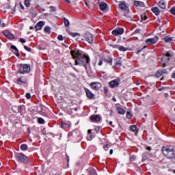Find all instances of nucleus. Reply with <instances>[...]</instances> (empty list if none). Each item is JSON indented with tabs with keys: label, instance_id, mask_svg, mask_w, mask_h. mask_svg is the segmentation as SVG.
I'll return each mask as SVG.
<instances>
[{
	"label": "nucleus",
	"instance_id": "603ef678",
	"mask_svg": "<svg viewBox=\"0 0 175 175\" xmlns=\"http://www.w3.org/2000/svg\"><path fill=\"white\" fill-rule=\"evenodd\" d=\"M171 13L172 14H174V16H175V8L171 9Z\"/></svg>",
	"mask_w": 175,
	"mask_h": 175
},
{
	"label": "nucleus",
	"instance_id": "8fccbe9b",
	"mask_svg": "<svg viewBox=\"0 0 175 175\" xmlns=\"http://www.w3.org/2000/svg\"><path fill=\"white\" fill-rule=\"evenodd\" d=\"M103 64V59L99 60L98 66H102Z\"/></svg>",
	"mask_w": 175,
	"mask_h": 175
},
{
	"label": "nucleus",
	"instance_id": "f704fd0d",
	"mask_svg": "<svg viewBox=\"0 0 175 175\" xmlns=\"http://www.w3.org/2000/svg\"><path fill=\"white\" fill-rule=\"evenodd\" d=\"M89 174L95 175L96 174V171L95 170V169L90 170Z\"/></svg>",
	"mask_w": 175,
	"mask_h": 175
},
{
	"label": "nucleus",
	"instance_id": "1a4fd4ad",
	"mask_svg": "<svg viewBox=\"0 0 175 175\" xmlns=\"http://www.w3.org/2000/svg\"><path fill=\"white\" fill-rule=\"evenodd\" d=\"M90 87L92 88V90H99V88L102 87V84L98 82H92L90 83Z\"/></svg>",
	"mask_w": 175,
	"mask_h": 175
},
{
	"label": "nucleus",
	"instance_id": "473e14b6",
	"mask_svg": "<svg viewBox=\"0 0 175 175\" xmlns=\"http://www.w3.org/2000/svg\"><path fill=\"white\" fill-rule=\"evenodd\" d=\"M130 129L131 131H132V132H136L137 127L136 126V125H132L130 126Z\"/></svg>",
	"mask_w": 175,
	"mask_h": 175
},
{
	"label": "nucleus",
	"instance_id": "7ed1b4c3",
	"mask_svg": "<svg viewBox=\"0 0 175 175\" xmlns=\"http://www.w3.org/2000/svg\"><path fill=\"white\" fill-rule=\"evenodd\" d=\"M15 158L18 162H23V163H28V162H29V158L23 153H16Z\"/></svg>",
	"mask_w": 175,
	"mask_h": 175
},
{
	"label": "nucleus",
	"instance_id": "4c0bfd02",
	"mask_svg": "<svg viewBox=\"0 0 175 175\" xmlns=\"http://www.w3.org/2000/svg\"><path fill=\"white\" fill-rule=\"evenodd\" d=\"M23 109H24V105H21L18 107V113H21L23 111Z\"/></svg>",
	"mask_w": 175,
	"mask_h": 175
},
{
	"label": "nucleus",
	"instance_id": "0e129e2a",
	"mask_svg": "<svg viewBox=\"0 0 175 175\" xmlns=\"http://www.w3.org/2000/svg\"><path fill=\"white\" fill-rule=\"evenodd\" d=\"M84 2L85 3L86 6H88V3L87 2V0H84Z\"/></svg>",
	"mask_w": 175,
	"mask_h": 175
},
{
	"label": "nucleus",
	"instance_id": "cd10ccee",
	"mask_svg": "<svg viewBox=\"0 0 175 175\" xmlns=\"http://www.w3.org/2000/svg\"><path fill=\"white\" fill-rule=\"evenodd\" d=\"M21 150L22 151H27V150H28V146H27V144H23L21 146Z\"/></svg>",
	"mask_w": 175,
	"mask_h": 175
},
{
	"label": "nucleus",
	"instance_id": "de8ad7c7",
	"mask_svg": "<svg viewBox=\"0 0 175 175\" xmlns=\"http://www.w3.org/2000/svg\"><path fill=\"white\" fill-rule=\"evenodd\" d=\"M24 49L27 50V51H31V48L28 47L27 46H25Z\"/></svg>",
	"mask_w": 175,
	"mask_h": 175
},
{
	"label": "nucleus",
	"instance_id": "6e6552de",
	"mask_svg": "<svg viewBox=\"0 0 175 175\" xmlns=\"http://www.w3.org/2000/svg\"><path fill=\"white\" fill-rule=\"evenodd\" d=\"M159 38L158 36H154L152 38H148L146 40V44H155V43H157V42H158Z\"/></svg>",
	"mask_w": 175,
	"mask_h": 175
},
{
	"label": "nucleus",
	"instance_id": "864d4df0",
	"mask_svg": "<svg viewBox=\"0 0 175 175\" xmlns=\"http://www.w3.org/2000/svg\"><path fill=\"white\" fill-rule=\"evenodd\" d=\"M160 71L161 72V75H163V74L166 73V72H167L166 69H163V70H161Z\"/></svg>",
	"mask_w": 175,
	"mask_h": 175
},
{
	"label": "nucleus",
	"instance_id": "393cba45",
	"mask_svg": "<svg viewBox=\"0 0 175 175\" xmlns=\"http://www.w3.org/2000/svg\"><path fill=\"white\" fill-rule=\"evenodd\" d=\"M159 5L161 9H166V4H165V1L161 0L159 2Z\"/></svg>",
	"mask_w": 175,
	"mask_h": 175
},
{
	"label": "nucleus",
	"instance_id": "a211bd4d",
	"mask_svg": "<svg viewBox=\"0 0 175 175\" xmlns=\"http://www.w3.org/2000/svg\"><path fill=\"white\" fill-rule=\"evenodd\" d=\"M152 12L154 14H156V16L159 15V13H161V11L159 10V8L158 7H154L152 8Z\"/></svg>",
	"mask_w": 175,
	"mask_h": 175
},
{
	"label": "nucleus",
	"instance_id": "13d9d810",
	"mask_svg": "<svg viewBox=\"0 0 175 175\" xmlns=\"http://www.w3.org/2000/svg\"><path fill=\"white\" fill-rule=\"evenodd\" d=\"M172 79H175V72H174L171 76Z\"/></svg>",
	"mask_w": 175,
	"mask_h": 175
},
{
	"label": "nucleus",
	"instance_id": "680f3d73",
	"mask_svg": "<svg viewBox=\"0 0 175 175\" xmlns=\"http://www.w3.org/2000/svg\"><path fill=\"white\" fill-rule=\"evenodd\" d=\"M40 10L41 12H43L45 10L44 8H40Z\"/></svg>",
	"mask_w": 175,
	"mask_h": 175
},
{
	"label": "nucleus",
	"instance_id": "f03ea898",
	"mask_svg": "<svg viewBox=\"0 0 175 175\" xmlns=\"http://www.w3.org/2000/svg\"><path fill=\"white\" fill-rule=\"evenodd\" d=\"M162 152L168 159H173L175 157L174 149L172 147H163Z\"/></svg>",
	"mask_w": 175,
	"mask_h": 175
},
{
	"label": "nucleus",
	"instance_id": "7c9ffc66",
	"mask_svg": "<svg viewBox=\"0 0 175 175\" xmlns=\"http://www.w3.org/2000/svg\"><path fill=\"white\" fill-rule=\"evenodd\" d=\"M118 50L120 51H128V48L124 47V46H120Z\"/></svg>",
	"mask_w": 175,
	"mask_h": 175
},
{
	"label": "nucleus",
	"instance_id": "aec40b11",
	"mask_svg": "<svg viewBox=\"0 0 175 175\" xmlns=\"http://www.w3.org/2000/svg\"><path fill=\"white\" fill-rule=\"evenodd\" d=\"M29 12H30V14L31 15V16L36 17V16H37L36 10H34L33 8H30Z\"/></svg>",
	"mask_w": 175,
	"mask_h": 175
},
{
	"label": "nucleus",
	"instance_id": "37998d69",
	"mask_svg": "<svg viewBox=\"0 0 175 175\" xmlns=\"http://www.w3.org/2000/svg\"><path fill=\"white\" fill-rule=\"evenodd\" d=\"M161 76H162V73L161 72L160 70H159L156 74V77H161Z\"/></svg>",
	"mask_w": 175,
	"mask_h": 175
},
{
	"label": "nucleus",
	"instance_id": "4468645a",
	"mask_svg": "<svg viewBox=\"0 0 175 175\" xmlns=\"http://www.w3.org/2000/svg\"><path fill=\"white\" fill-rule=\"evenodd\" d=\"M90 120L93 122H98V121H100V117H99L98 115H94L90 117Z\"/></svg>",
	"mask_w": 175,
	"mask_h": 175
},
{
	"label": "nucleus",
	"instance_id": "f257e3e1",
	"mask_svg": "<svg viewBox=\"0 0 175 175\" xmlns=\"http://www.w3.org/2000/svg\"><path fill=\"white\" fill-rule=\"evenodd\" d=\"M71 55L75 59V65H83L87 69V65L90 64V57L81 53V51H71Z\"/></svg>",
	"mask_w": 175,
	"mask_h": 175
},
{
	"label": "nucleus",
	"instance_id": "e433bc0d",
	"mask_svg": "<svg viewBox=\"0 0 175 175\" xmlns=\"http://www.w3.org/2000/svg\"><path fill=\"white\" fill-rule=\"evenodd\" d=\"M31 0H25V5L27 8H29Z\"/></svg>",
	"mask_w": 175,
	"mask_h": 175
},
{
	"label": "nucleus",
	"instance_id": "9b49d317",
	"mask_svg": "<svg viewBox=\"0 0 175 175\" xmlns=\"http://www.w3.org/2000/svg\"><path fill=\"white\" fill-rule=\"evenodd\" d=\"M3 35L8 38V39H14V34H12V33H10L9 31L8 30H5L3 32Z\"/></svg>",
	"mask_w": 175,
	"mask_h": 175
},
{
	"label": "nucleus",
	"instance_id": "5701e85b",
	"mask_svg": "<svg viewBox=\"0 0 175 175\" xmlns=\"http://www.w3.org/2000/svg\"><path fill=\"white\" fill-rule=\"evenodd\" d=\"M120 9H122V10H128V7L126 6V4L122 3L119 5Z\"/></svg>",
	"mask_w": 175,
	"mask_h": 175
},
{
	"label": "nucleus",
	"instance_id": "39448f33",
	"mask_svg": "<svg viewBox=\"0 0 175 175\" xmlns=\"http://www.w3.org/2000/svg\"><path fill=\"white\" fill-rule=\"evenodd\" d=\"M81 40H85L88 43H90V44H92V43H94V36L91 33L87 32L83 34V38H82Z\"/></svg>",
	"mask_w": 175,
	"mask_h": 175
},
{
	"label": "nucleus",
	"instance_id": "09e8293b",
	"mask_svg": "<svg viewBox=\"0 0 175 175\" xmlns=\"http://www.w3.org/2000/svg\"><path fill=\"white\" fill-rule=\"evenodd\" d=\"M26 98H27V99H31V94L27 93V94H26Z\"/></svg>",
	"mask_w": 175,
	"mask_h": 175
},
{
	"label": "nucleus",
	"instance_id": "20e7f679",
	"mask_svg": "<svg viewBox=\"0 0 175 175\" xmlns=\"http://www.w3.org/2000/svg\"><path fill=\"white\" fill-rule=\"evenodd\" d=\"M19 70L18 71V73H20L21 75H25V73H29V71L31 70V66L28 64H19Z\"/></svg>",
	"mask_w": 175,
	"mask_h": 175
},
{
	"label": "nucleus",
	"instance_id": "a19ab883",
	"mask_svg": "<svg viewBox=\"0 0 175 175\" xmlns=\"http://www.w3.org/2000/svg\"><path fill=\"white\" fill-rule=\"evenodd\" d=\"M126 118L129 119L132 118V113H131V112H127L126 113Z\"/></svg>",
	"mask_w": 175,
	"mask_h": 175
},
{
	"label": "nucleus",
	"instance_id": "49530a36",
	"mask_svg": "<svg viewBox=\"0 0 175 175\" xmlns=\"http://www.w3.org/2000/svg\"><path fill=\"white\" fill-rule=\"evenodd\" d=\"M50 9H51L52 12H56L57 11V9L54 6H51Z\"/></svg>",
	"mask_w": 175,
	"mask_h": 175
},
{
	"label": "nucleus",
	"instance_id": "dca6fc26",
	"mask_svg": "<svg viewBox=\"0 0 175 175\" xmlns=\"http://www.w3.org/2000/svg\"><path fill=\"white\" fill-rule=\"evenodd\" d=\"M18 84H25L27 83V79L24 77H21L17 79Z\"/></svg>",
	"mask_w": 175,
	"mask_h": 175
},
{
	"label": "nucleus",
	"instance_id": "bb28decb",
	"mask_svg": "<svg viewBox=\"0 0 175 175\" xmlns=\"http://www.w3.org/2000/svg\"><path fill=\"white\" fill-rule=\"evenodd\" d=\"M68 34L70 35V36H72V38H76V36H81V34L79 33H73L72 31H68Z\"/></svg>",
	"mask_w": 175,
	"mask_h": 175
},
{
	"label": "nucleus",
	"instance_id": "3c124183",
	"mask_svg": "<svg viewBox=\"0 0 175 175\" xmlns=\"http://www.w3.org/2000/svg\"><path fill=\"white\" fill-rule=\"evenodd\" d=\"M19 42H21V43H25V39H24V38H21L20 40H19Z\"/></svg>",
	"mask_w": 175,
	"mask_h": 175
},
{
	"label": "nucleus",
	"instance_id": "9d476101",
	"mask_svg": "<svg viewBox=\"0 0 175 175\" xmlns=\"http://www.w3.org/2000/svg\"><path fill=\"white\" fill-rule=\"evenodd\" d=\"M122 33H124V29L122 28H119L112 31V34H113L114 36H118V35H122Z\"/></svg>",
	"mask_w": 175,
	"mask_h": 175
},
{
	"label": "nucleus",
	"instance_id": "6e6d98bb",
	"mask_svg": "<svg viewBox=\"0 0 175 175\" xmlns=\"http://www.w3.org/2000/svg\"><path fill=\"white\" fill-rule=\"evenodd\" d=\"M112 47L113 49H118L120 46H118V45H117V44H114V45H112Z\"/></svg>",
	"mask_w": 175,
	"mask_h": 175
},
{
	"label": "nucleus",
	"instance_id": "69168bd1",
	"mask_svg": "<svg viewBox=\"0 0 175 175\" xmlns=\"http://www.w3.org/2000/svg\"><path fill=\"white\" fill-rule=\"evenodd\" d=\"M163 89H164V88H159V91H163Z\"/></svg>",
	"mask_w": 175,
	"mask_h": 175
},
{
	"label": "nucleus",
	"instance_id": "423d86ee",
	"mask_svg": "<svg viewBox=\"0 0 175 175\" xmlns=\"http://www.w3.org/2000/svg\"><path fill=\"white\" fill-rule=\"evenodd\" d=\"M169 57H171L170 53H167L164 56H163L161 61L162 62H163L162 66L163 68H165V66H166V63L165 62H167L168 61H170V58H169Z\"/></svg>",
	"mask_w": 175,
	"mask_h": 175
},
{
	"label": "nucleus",
	"instance_id": "6ab92c4d",
	"mask_svg": "<svg viewBox=\"0 0 175 175\" xmlns=\"http://www.w3.org/2000/svg\"><path fill=\"white\" fill-rule=\"evenodd\" d=\"M103 60L107 64H110V65H113V59H111V57H107L103 59Z\"/></svg>",
	"mask_w": 175,
	"mask_h": 175
},
{
	"label": "nucleus",
	"instance_id": "0eeeda50",
	"mask_svg": "<svg viewBox=\"0 0 175 175\" xmlns=\"http://www.w3.org/2000/svg\"><path fill=\"white\" fill-rule=\"evenodd\" d=\"M111 88H116L120 85V79H115L109 83Z\"/></svg>",
	"mask_w": 175,
	"mask_h": 175
},
{
	"label": "nucleus",
	"instance_id": "e2e57ef3",
	"mask_svg": "<svg viewBox=\"0 0 175 175\" xmlns=\"http://www.w3.org/2000/svg\"><path fill=\"white\" fill-rule=\"evenodd\" d=\"M109 154H110V155H111V154H113V149H111V150H110Z\"/></svg>",
	"mask_w": 175,
	"mask_h": 175
},
{
	"label": "nucleus",
	"instance_id": "58836bf2",
	"mask_svg": "<svg viewBox=\"0 0 175 175\" xmlns=\"http://www.w3.org/2000/svg\"><path fill=\"white\" fill-rule=\"evenodd\" d=\"M35 29H36V31H40V29H42V27L38 25H36Z\"/></svg>",
	"mask_w": 175,
	"mask_h": 175
},
{
	"label": "nucleus",
	"instance_id": "a18cd8bd",
	"mask_svg": "<svg viewBox=\"0 0 175 175\" xmlns=\"http://www.w3.org/2000/svg\"><path fill=\"white\" fill-rule=\"evenodd\" d=\"M109 147H110V146H109V144L105 145L104 150H105V151H107V150H109Z\"/></svg>",
	"mask_w": 175,
	"mask_h": 175
},
{
	"label": "nucleus",
	"instance_id": "5fc2aeb1",
	"mask_svg": "<svg viewBox=\"0 0 175 175\" xmlns=\"http://www.w3.org/2000/svg\"><path fill=\"white\" fill-rule=\"evenodd\" d=\"M104 91H105V94H107V92H109V89L105 87V88H104Z\"/></svg>",
	"mask_w": 175,
	"mask_h": 175
},
{
	"label": "nucleus",
	"instance_id": "bf43d9fd",
	"mask_svg": "<svg viewBox=\"0 0 175 175\" xmlns=\"http://www.w3.org/2000/svg\"><path fill=\"white\" fill-rule=\"evenodd\" d=\"M16 4H15L14 8V10L12 11V14H13V13H14V12H16Z\"/></svg>",
	"mask_w": 175,
	"mask_h": 175
},
{
	"label": "nucleus",
	"instance_id": "72a5a7b5",
	"mask_svg": "<svg viewBox=\"0 0 175 175\" xmlns=\"http://www.w3.org/2000/svg\"><path fill=\"white\" fill-rule=\"evenodd\" d=\"M46 23L44 21H40L36 25L42 28L43 25H44Z\"/></svg>",
	"mask_w": 175,
	"mask_h": 175
},
{
	"label": "nucleus",
	"instance_id": "2eb2a0df",
	"mask_svg": "<svg viewBox=\"0 0 175 175\" xmlns=\"http://www.w3.org/2000/svg\"><path fill=\"white\" fill-rule=\"evenodd\" d=\"M85 91L86 92V95L88 96V98H89V99H92L94 96V94H92V92H91V91H90V90L88 89H85Z\"/></svg>",
	"mask_w": 175,
	"mask_h": 175
},
{
	"label": "nucleus",
	"instance_id": "4be33fe9",
	"mask_svg": "<svg viewBox=\"0 0 175 175\" xmlns=\"http://www.w3.org/2000/svg\"><path fill=\"white\" fill-rule=\"evenodd\" d=\"M164 40L166 43H170L172 40H175L174 37H170L169 36L165 37Z\"/></svg>",
	"mask_w": 175,
	"mask_h": 175
},
{
	"label": "nucleus",
	"instance_id": "338daca9",
	"mask_svg": "<svg viewBox=\"0 0 175 175\" xmlns=\"http://www.w3.org/2000/svg\"><path fill=\"white\" fill-rule=\"evenodd\" d=\"M65 1H66L67 2V3H70V0H64Z\"/></svg>",
	"mask_w": 175,
	"mask_h": 175
},
{
	"label": "nucleus",
	"instance_id": "ea45409f",
	"mask_svg": "<svg viewBox=\"0 0 175 175\" xmlns=\"http://www.w3.org/2000/svg\"><path fill=\"white\" fill-rule=\"evenodd\" d=\"M143 20H147V15L146 14H144L143 15H142L141 21H143Z\"/></svg>",
	"mask_w": 175,
	"mask_h": 175
},
{
	"label": "nucleus",
	"instance_id": "ddd939ff",
	"mask_svg": "<svg viewBox=\"0 0 175 175\" xmlns=\"http://www.w3.org/2000/svg\"><path fill=\"white\" fill-rule=\"evenodd\" d=\"M115 66H116V68H120V66H122V61L121 60V57L116 59Z\"/></svg>",
	"mask_w": 175,
	"mask_h": 175
},
{
	"label": "nucleus",
	"instance_id": "052dcab7",
	"mask_svg": "<svg viewBox=\"0 0 175 175\" xmlns=\"http://www.w3.org/2000/svg\"><path fill=\"white\" fill-rule=\"evenodd\" d=\"M146 150H148V151H151V147L150 146L146 147Z\"/></svg>",
	"mask_w": 175,
	"mask_h": 175
},
{
	"label": "nucleus",
	"instance_id": "b1692460",
	"mask_svg": "<svg viewBox=\"0 0 175 175\" xmlns=\"http://www.w3.org/2000/svg\"><path fill=\"white\" fill-rule=\"evenodd\" d=\"M11 49L12 50H15V51H16L15 55H16V57H20V53L18 52V49H17V47H16V46L12 45Z\"/></svg>",
	"mask_w": 175,
	"mask_h": 175
},
{
	"label": "nucleus",
	"instance_id": "f8f14e48",
	"mask_svg": "<svg viewBox=\"0 0 175 175\" xmlns=\"http://www.w3.org/2000/svg\"><path fill=\"white\" fill-rule=\"evenodd\" d=\"M99 8H100V10L105 12V10L107 9V3H106L105 2H101L99 3Z\"/></svg>",
	"mask_w": 175,
	"mask_h": 175
},
{
	"label": "nucleus",
	"instance_id": "c9c22d12",
	"mask_svg": "<svg viewBox=\"0 0 175 175\" xmlns=\"http://www.w3.org/2000/svg\"><path fill=\"white\" fill-rule=\"evenodd\" d=\"M38 122L39 124H44V119H43L42 118H38Z\"/></svg>",
	"mask_w": 175,
	"mask_h": 175
},
{
	"label": "nucleus",
	"instance_id": "4d7b16f0",
	"mask_svg": "<svg viewBox=\"0 0 175 175\" xmlns=\"http://www.w3.org/2000/svg\"><path fill=\"white\" fill-rule=\"evenodd\" d=\"M20 7L21 8V9H23L24 10V5H23V3H19Z\"/></svg>",
	"mask_w": 175,
	"mask_h": 175
},
{
	"label": "nucleus",
	"instance_id": "c03bdc74",
	"mask_svg": "<svg viewBox=\"0 0 175 175\" xmlns=\"http://www.w3.org/2000/svg\"><path fill=\"white\" fill-rule=\"evenodd\" d=\"M57 39L58 40H64V36H62V35H59Z\"/></svg>",
	"mask_w": 175,
	"mask_h": 175
},
{
	"label": "nucleus",
	"instance_id": "c756f323",
	"mask_svg": "<svg viewBox=\"0 0 175 175\" xmlns=\"http://www.w3.org/2000/svg\"><path fill=\"white\" fill-rule=\"evenodd\" d=\"M64 22L65 27H69L70 25V23L69 22V20H68L66 18H64Z\"/></svg>",
	"mask_w": 175,
	"mask_h": 175
},
{
	"label": "nucleus",
	"instance_id": "2f4dec72",
	"mask_svg": "<svg viewBox=\"0 0 175 175\" xmlns=\"http://www.w3.org/2000/svg\"><path fill=\"white\" fill-rule=\"evenodd\" d=\"M44 32H47L48 33H51V28L50 27L46 26L44 29Z\"/></svg>",
	"mask_w": 175,
	"mask_h": 175
},
{
	"label": "nucleus",
	"instance_id": "412c9836",
	"mask_svg": "<svg viewBox=\"0 0 175 175\" xmlns=\"http://www.w3.org/2000/svg\"><path fill=\"white\" fill-rule=\"evenodd\" d=\"M61 128L62 129H65V128H70V124H69L66 122H62Z\"/></svg>",
	"mask_w": 175,
	"mask_h": 175
},
{
	"label": "nucleus",
	"instance_id": "774afa93",
	"mask_svg": "<svg viewBox=\"0 0 175 175\" xmlns=\"http://www.w3.org/2000/svg\"><path fill=\"white\" fill-rule=\"evenodd\" d=\"M96 132L98 133V132H99V128H96Z\"/></svg>",
	"mask_w": 175,
	"mask_h": 175
},
{
	"label": "nucleus",
	"instance_id": "c85d7f7f",
	"mask_svg": "<svg viewBox=\"0 0 175 175\" xmlns=\"http://www.w3.org/2000/svg\"><path fill=\"white\" fill-rule=\"evenodd\" d=\"M117 110L120 114H125V110H124V109L120 107H118Z\"/></svg>",
	"mask_w": 175,
	"mask_h": 175
},
{
	"label": "nucleus",
	"instance_id": "f3484780",
	"mask_svg": "<svg viewBox=\"0 0 175 175\" xmlns=\"http://www.w3.org/2000/svg\"><path fill=\"white\" fill-rule=\"evenodd\" d=\"M134 6H141V8H144V3L142 1H134Z\"/></svg>",
	"mask_w": 175,
	"mask_h": 175
},
{
	"label": "nucleus",
	"instance_id": "79ce46f5",
	"mask_svg": "<svg viewBox=\"0 0 175 175\" xmlns=\"http://www.w3.org/2000/svg\"><path fill=\"white\" fill-rule=\"evenodd\" d=\"M140 32H142V30L140 29H136L134 33H133V35H136V34H138V33H140Z\"/></svg>",
	"mask_w": 175,
	"mask_h": 175
},
{
	"label": "nucleus",
	"instance_id": "a878e982",
	"mask_svg": "<svg viewBox=\"0 0 175 175\" xmlns=\"http://www.w3.org/2000/svg\"><path fill=\"white\" fill-rule=\"evenodd\" d=\"M148 155H149V154L147 152L143 153V155H142L143 161H147L148 159ZM148 161H151V160L148 159Z\"/></svg>",
	"mask_w": 175,
	"mask_h": 175
}]
</instances>
